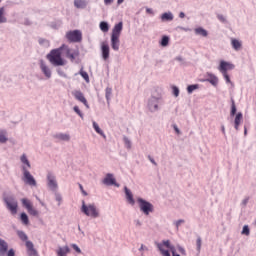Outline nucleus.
<instances>
[{
    "mask_svg": "<svg viewBox=\"0 0 256 256\" xmlns=\"http://www.w3.org/2000/svg\"><path fill=\"white\" fill-rule=\"evenodd\" d=\"M69 59L71 63L75 62V59L79 57L80 52L79 49H71L69 46L62 44L59 48L52 49L50 53L47 54L46 59L53 65L54 67H63L65 65V59Z\"/></svg>",
    "mask_w": 256,
    "mask_h": 256,
    "instance_id": "obj_1",
    "label": "nucleus"
},
{
    "mask_svg": "<svg viewBox=\"0 0 256 256\" xmlns=\"http://www.w3.org/2000/svg\"><path fill=\"white\" fill-rule=\"evenodd\" d=\"M2 199L6 205V208L8 211H10L11 215H17V209L19 207V204L17 202V199H15V196L13 194H7V192H4L2 194Z\"/></svg>",
    "mask_w": 256,
    "mask_h": 256,
    "instance_id": "obj_2",
    "label": "nucleus"
},
{
    "mask_svg": "<svg viewBox=\"0 0 256 256\" xmlns=\"http://www.w3.org/2000/svg\"><path fill=\"white\" fill-rule=\"evenodd\" d=\"M81 213L86 215V217H91L92 219H97L100 216L99 208L95 203L85 204L84 200L82 201Z\"/></svg>",
    "mask_w": 256,
    "mask_h": 256,
    "instance_id": "obj_3",
    "label": "nucleus"
},
{
    "mask_svg": "<svg viewBox=\"0 0 256 256\" xmlns=\"http://www.w3.org/2000/svg\"><path fill=\"white\" fill-rule=\"evenodd\" d=\"M17 236L19 239H21L27 248V253L29 256H37V250H35V245H33V242L29 240V236L25 233L23 230H17L16 231Z\"/></svg>",
    "mask_w": 256,
    "mask_h": 256,
    "instance_id": "obj_4",
    "label": "nucleus"
},
{
    "mask_svg": "<svg viewBox=\"0 0 256 256\" xmlns=\"http://www.w3.org/2000/svg\"><path fill=\"white\" fill-rule=\"evenodd\" d=\"M161 105H165V100H163L162 96H151L148 99L147 107L150 113H155Z\"/></svg>",
    "mask_w": 256,
    "mask_h": 256,
    "instance_id": "obj_5",
    "label": "nucleus"
},
{
    "mask_svg": "<svg viewBox=\"0 0 256 256\" xmlns=\"http://www.w3.org/2000/svg\"><path fill=\"white\" fill-rule=\"evenodd\" d=\"M233 69H235V65L229 62H225L223 60L220 61L218 71H220V73L223 75L226 83H230L231 85H233V82H231V78L229 77V74L227 73V71H231Z\"/></svg>",
    "mask_w": 256,
    "mask_h": 256,
    "instance_id": "obj_6",
    "label": "nucleus"
},
{
    "mask_svg": "<svg viewBox=\"0 0 256 256\" xmlns=\"http://www.w3.org/2000/svg\"><path fill=\"white\" fill-rule=\"evenodd\" d=\"M46 185L50 191L56 193L59 190V183L57 182V176L55 173L48 171L46 174Z\"/></svg>",
    "mask_w": 256,
    "mask_h": 256,
    "instance_id": "obj_7",
    "label": "nucleus"
},
{
    "mask_svg": "<svg viewBox=\"0 0 256 256\" xmlns=\"http://www.w3.org/2000/svg\"><path fill=\"white\" fill-rule=\"evenodd\" d=\"M137 203L140 207V211H142L144 215H149L150 213H153V211H155V207L151 204V202L143 198H137Z\"/></svg>",
    "mask_w": 256,
    "mask_h": 256,
    "instance_id": "obj_8",
    "label": "nucleus"
},
{
    "mask_svg": "<svg viewBox=\"0 0 256 256\" xmlns=\"http://www.w3.org/2000/svg\"><path fill=\"white\" fill-rule=\"evenodd\" d=\"M22 172L24 183L30 187H37V180H35V177L31 175V172H29L26 166H22Z\"/></svg>",
    "mask_w": 256,
    "mask_h": 256,
    "instance_id": "obj_9",
    "label": "nucleus"
},
{
    "mask_svg": "<svg viewBox=\"0 0 256 256\" xmlns=\"http://www.w3.org/2000/svg\"><path fill=\"white\" fill-rule=\"evenodd\" d=\"M66 39L69 43H81L83 41V34L80 30H72L66 33Z\"/></svg>",
    "mask_w": 256,
    "mask_h": 256,
    "instance_id": "obj_10",
    "label": "nucleus"
},
{
    "mask_svg": "<svg viewBox=\"0 0 256 256\" xmlns=\"http://www.w3.org/2000/svg\"><path fill=\"white\" fill-rule=\"evenodd\" d=\"M21 203L24 209L28 211L29 215H32V217H37L39 215V211L33 208V203H31L29 199L22 198Z\"/></svg>",
    "mask_w": 256,
    "mask_h": 256,
    "instance_id": "obj_11",
    "label": "nucleus"
},
{
    "mask_svg": "<svg viewBox=\"0 0 256 256\" xmlns=\"http://www.w3.org/2000/svg\"><path fill=\"white\" fill-rule=\"evenodd\" d=\"M206 77L204 79H200L201 83H210L213 87H217L219 85V78L211 73V72H206Z\"/></svg>",
    "mask_w": 256,
    "mask_h": 256,
    "instance_id": "obj_12",
    "label": "nucleus"
},
{
    "mask_svg": "<svg viewBox=\"0 0 256 256\" xmlns=\"http://www.w3.org/2000/svg\"><path fill=\"white\" fill-rule=\"evenodd\" d=\"M102 183L104 185H107L108 187H111L112 185H114V187H121V185L119 183H117V180L115 179V176L111 173L106 174Z\"/></svg>",
    "mask_w": 256,
    "mask_h": 256,
    "instance_id": "obj_13",
    "label": "nucleus"
},
{
    "mask_svg": "<svg viewBox=\"0 0 256 256\" xmlns=\"http://www.w3.org/2000/svg\"><path fill=\"white\" fill-rule=\"evenodd\" d=\"M39 65H40V69L43 73V75L46 77V79H51V68H49V66H47V64L45 63V60L41 59L39 61Z\"/></svg>",
    "mask_w": 256,
    "mask_h": 256,
    "instance_id": "obj_14",
    "label": "nucleus"
},
{
    "mask_svg": "<svg viewBox=\"0 0 256 256\" xmlns=\"http://www.w3.org/2000/svg\"><path fill=\"white\" fill-rule=\"evenodd\" d=\"M73 96L75 97L76 101H80V103H83V105L86 106V109H89V102H87V98H85V95L80 90L74 91Z\"/></svg>",
    "mask_w": 256,
    "mask_h": 256,
    "instance_id": "obj_15",
    "label": "nucleus"
},
{
    "mask_svg": "<svg viewBox=\"0 0 256 256\" xmlns=\"http://www.w3.org/2000/svg\"><path fill=\"white\" fill-rule=\"evenodd\" d=\"M101 53H102V59L104 61H107V59H109V55H110V48H109V44L103 42L101 45Z\"/></svg>",
    "mask_w": 256,
    "mask_h": 256,
    "instance_id": "obj_16",
    "label": "nucleus"
},
{
    "mask_svg": "<svg viewBox=\"0 0 256 256\" xmlns=\"http://www.w3.org/2000/svg\"><path fill=\"white\" fill-rule=\"evenodd\" d=\"M120 45L121 41L119 40V36L111 35V47L113 51H119Z\"/></svg>",
    "mask_w": 256,
    "mask_h": 256,
    "instance_id": "obj_17",
    "label": "nucleus"
},
{
    "mask_svg": "<svg viewBox=\"0 0 256 256\" xmlns=\"http://www.w3.org/2000/svg\"><path fill=\"white\" fill-rule=\"evenodd\" d=\"M121 31H123V22H119L114 25L111 35H114L115 37H121Z\"/></svg>",
    "mask_w": 256,
    "mask_h": 256,
    "instance_id": "obj_18",
    "label": "nucleus"
},
{
    "mask_svg": "<svg viewBox=\"0 0 256 256\" xmlns=\"http://www.w3.org/2000/svg\"><path fill=\"white\" fill-rule=\"evenodd\" d=\"M124 193L126 196V199L130 205H135V198H133V192L127 186L124 187Z\"/></svg>",
    "mask_w": 256,
    "mask_h": 256,
    "instance_id": "obj_19",
    "label": "nucleus"
},
{
    "mask_svg": "<svg viewBox=\"0 0 256 256\" xmlns=\"http://www.w3.org/2000/svg\"><path fill=\"white\" fill-rule=\"evenodd\" d=\"M53 139H57L58 141H71V135L60 132V133L54 134Z\"/></svg>",
    "mask_w": 256,
    "mask_h": 256,
    "instance_id": "obj_20",
    "label": "nucleus"
},
{
    "mask_svg": "<svg viewBox=\"0 0 256 256\" xmlns=\"http://www.w3.org/2000/svg\"><path fill=\"white\" fill-rule=\"evenodd\" d=\"M242 121H243V113L238 112L234 119V128L236 131H239V125H241Z\"/></svg>",
    "mask_w": 256,
    "mask_h": 256,
    "instance_id": "obj_21",
    "label": "nucleus"
},
{
    "mask_svg": "<svg viewBox=\"0 0 256 256\" xmlns=\"http://www.w3.org/2000/svg\"><path fill=\"white\" fill-rule=\"evenodd\" d=\"M165 242H167V240H163L162 243H157V248L160 251L161 255L171 256V253L169 252V250L163 249V247H165Z\"/></svg>",
    "mask_w": 256,
    "mask_h": 256,
    "instance_id": "obj_22",
    "label": "nucleus"
},
{
    "mask_svg": "<svg viewBox=\"0 0 256 256\" xmlns=\"http://www.w3.org/2000/svg\"><path fill=\"white\" fill-rule=\"evenodd\" d=\"M7 249H9V243L0 238V255H5V253H7Z\"/></svg>",
    "mask_w": 256,
    "mask_h": 256,
    "instance_id": "obj_23",
    "label": "nucleus"
},
{
    "mask_svg": "<svg viewBox=\"0 0 256 256\" xmlns=\"http://www.w3.org/2000/svg\"><path fill=\"white\" fill-rule=\"evenodd\" d=\"M71 252V249H69V246L59 247L56 251L57 256H67L68 253Z\"/></svg>",
    "mask_w": 256,
    "mask_h": 256,
    "instance_id": "obj_24",
    "label": "nucleus"
},
{
    "mask_svg": "<svg viewBox=\"0 0 256 256\" xmlns=\"http://www.w3.org/2000/svg\"><path fill=\"white\" fill-rule=\"evenodd\" d=\"M232 49L234 51H240V49L243 47V44L238 39L232 38L231 40Z\"/></svg>",
    "mask_w": 256,
    "mask_h": 256,
    "instance_id": "obj_25",
    "label": "nucleus"
},
{
    "mask_svg": "<svg viewBox=\"0 0 256 256\" xmlns=\"http://www.w3.org/2000/svg\"><path fill=\"white\" fill-rule=\"evenodd\" d=\"M111 97H113V88L111 87H106L105 89V99L107 101V105H110L111 103Z\"/></svg>",
    "mask_w": 256,
    "mask_h": 256,
    "instance_id": "obj_26",
    "label": "nucleus"
},
{
    "mask_svg": "<svg viewBox=\"0 0 256 256\" xmlns=\"http://www.w3.org/2000/svg\"><path fill=\"white\" fill-rule=\"evenodd\" d=\"M92 125H93V129L96 131V133H98V135L103 137V139H107V135H105V132L102 131V129L99 127V124H97V122L93 121Z\"/></svg>",
    "mask_w": 256,
    "mask_h": 256,
    "instance_id": "obj_27",
    "label": "nucleus"
},
{
    "mask_svg": "<svg viewBox=\"0 0 256 256\" xmlns=\"http://www.w3.org/2000/svg\"><path fill=\"white\" fill-rule=\"evenodd\" d=\"M74 7L76 9H85L87 7V0H74Z\"/></svg>",
    "mask_w": 256,
    "mask_h": 256,
    "instance_id": "obj_28",
    "label": "nucleus"
},
{
    "mask_svg": "<svg viewBox=\"0 0 256 256\" xmlns=\"http://www.w3.org/2000/svg\"><path fill=\"white\" fill-rule=\"evenodd\" d=\"M161 21H173L174 16L172 12H165L160 17Z\"/></svg>",
    "mask_w": 256,
    "mask_h": 256,
    "instance_id": "obj_29",
    "label": "nucleus"
},
{
    "mask_svg": "<svg viewBox=\"0 0 256 256\" xmlns=\"http://www.w3.org/2000/svg\"><path fill=\"white\" fill-rule=\"evenodd\" d=\"M194 33L195 35H201V37H207V35H209V32H207L203 27L195 28Z\"/></svg>",
    "mask_w": 256,
    "mask_h": 256,
    "instance_id": "obj_30",
    "label": "nucleus"
},
{
    "mask_svg": "<svg viewBox=\"0 0 256 256\" xmlns=\"http://www.w3.org/2000/svg\"><path fill=\"white\" fill-rule=\"evenodd\" d=\"M20 221L23 225H29V216L27 215V213L22 212L20 214Z\"/></svg>",
    "mask_w": 256,
    "mask_h": 256,
    "instance_id": "obj_31",
    "label": "nucleus"
},
{
    "mask_svg": "<svg viewBox=\"0 0 256 256\" xmlns=\"http://www.w3.org/2000/svg\"><path fill=\"white\" fill-rule=\"evenodd\" d=\"M9 141V138H7V132L0 129V143L5 144Z\"/></svg>",
    "mask_w": 256,
    "mask_h": 256,
    "instance_id": "obj_32",
    "label": "nucleus"
},
{
    "mask_svg": "<svg viewBox=\"0 0 256 256\" xmlns=\"http://www.w3.org/2000/svg\"><path fill=\"white\" fill-rule=\"evenodd\" d=\"M7 23V17L5 16V7H0V25Z\"/></svg>",
    "mask_w": 256,
    "mask_h": 256,
    "instance_id": "obj_33",
    "label": "nucleus"
},
{
    "mask_svg": "<svg viewBox=\"0 0 256 256\" xmlns=\"http://www.w3.org/2000/svg\"><path fill=\"white\" fill-rule=\"evenodd\" d=\"M20 161H21V163H23V165H26V167H28V169H31V162H29V159L27 158L26 154H23L20 157Z\"/></svg>",
    "mask_w": 256,
    "mask_h": 256,
    "instance_id": "obj_34",
    "label": "nucleus"
},
{
    "mask_svg": "<svg viewBox=\"0 0 256 256\" xmlns=\"http://www.w3.org/2000/svg\"><path fill=\"white\" fill-rule=\"evenodd\" d=\"M235 115H237V106L235 105V100L231 99L230 117H235Z\"/></svg>",
    "mask_w": 256,
    "mask_h": 256,
    "instance_id": "obj_35",
    "label": "nucleus"
},
{
    "mask_svg": "<svg viewBox=\"0 0 256 256\" xmlns=\"http://www.w3.org/2000/svg\"><path fill=\"white\" fill-rule=\"evenodd\" d=\"M38 43H39V45H41L42 47H46V48L51 47V42H49V40H47V39H45V38H39V39H38Z\"/></svg>",
    "mask_w": 256,
    "mask_h": 256,
    "instance_id": "obj_36",
    "label": "nucleus"
},
{
    "mask_svg": "<svg viewBox=\"0 0 256 256\" xmlns=\"http://www.w3.org/2000/svg\"><path fill=\"white\" fill-rule=\"evenodd\" d=\"M100 29L101 31H103V33H107V31H109V23L102 21L100 22Z\"/></svg>",
    "mask_w": 256,
    "mask_h": 256,
    "instance_id": "obj_37",
    "label": "nucleus"
},
{
    "mask_svg": "<svg viewBox=\"0 0 256 256\" xmlns=\"http://www.w3.org/2000/svg\"><path fill=\"white\" fill-rule=\"evenodd\" d=\"M161 47H167L169 45V36H163L160 40Z\"/></svg>",
    "mask_w": 256,
    "mask_h": 256,
    "instance_id": "obj_38",
    "label": "nucleus"
},
{
    "mask_svg": "<svg viewBox=\"0 0 256 256\" xmlns=\"http://www.w3.org/2000/svg\"><path fill=\"white\" fill-rule=\"evenodd\" d=\"M196 89H199V84H192L187 87V93L191 95L193 91H196Z\"/></svg>",
    "mask_w": 256,
    "mask_h": 256,
    "instance_id": "obj_39",
    "label": "nucleus"
},
{
    "mask_svg": "<svg viewBox=\"0 0 256 256\" xmlns=\"http://www.w3.org/2000/svg\"><path fill=\"white\" fill-rule=\"evenodd\" d=\"M123 142H124L126 149H131L132 143H131V140L127 136L123 137Z\"/></svg>",
    "mask_w": 256,
    "mask_h": 256,
    "instance_id": "obj_40",
    "label": "nucleus"
},
{
    "mask_svg": "<svg viewBox=\"0 0 256 256\" xmlns=\"http://www.w3.org/2000/svg\"><path fill=\"white\" fill-rule=\"evenodd\" d=\"M73 111H74L75 113H77V115H78L80 118L84 119L85 115L83 114V112H81V109H79V106H74V107H73Z\"/></svg>",
    "mask_w": 256,
    "mask_h": 256,
    "instance_id": "obj_41",
    "label": "nucleus"
},
{
    "mask_svg": "<svg viewBox=\"0 0 256 256\" xmlns=\"http://www.w3.org/2000/svg\"><path fill=\"white\" fill-rule=\"evenodd\" d=\"M241 234L246 235V236H249L251 234V230L249 229V225H244L243 226Z\"/></svg>",
    "mask_w": 256,
    "mask_h": 256,
    "instance_id": "obj_42",
    "label": "nucleus"
},
{
    "mask_svg": "<svg viewBox=\"0 0 256 256\" xmlns=\"http://www.w3.org/2000/svg\"><path fill=\"white\" fill-rule=\"evenodd\" d=\"M80 75L86 82H89V74L85 72L83 69L80 70Z\"/></svg>",
    "mask_w": 256,
    "mask_h": 256,
    "instance_id": "obj_43",
    "label": "nucleus"
},
{
    "mask_svg": "<svg viewBox=\"0 0 256 256\" xmlns=\"http://www.w3.org/2000/svg\"><path fill=\"white\" fill-rule=\"evenodd\" d=\"M201 245H202V240H201L200 236H198L197 240H196V247H197L198 253H201Z\"/></svg>",
    "mask_w": 256,
    "mask_h": 256,
    "instance_id": "obj_44",
    "label": "nucleus"
},
{
    "mask_svg": "<svg viewBox=\"0 0 256 256\" xmlns=\"http://www.w3.org/2000/svg\"><path fill=\"white\" fill-rule=\"evenodd\" d=\"M55 200L58 201V205H61V201H63V196L58 192H55Z\"/></svg>",
    "mask_w": 256,
    "mask_h": 256,
    "instance_id": "obj_45",
    "label": "nucleus"
},
{
    "mask_svg": "<svg viewBox=\"0 0 256 256\" xmlns=\"http://www.w3.org/2000/svg\"><path fill=\"white\" fill-rule=\"evenodd\" d=\"M57 73L60 77H64V79H67V74L63 71V69L58 68Z\"/></svg>",
    "mask_w": 256,
    "mask_h": 256,
    "instance_id": "obj_46",
    "label": "nucleus"
},
{
    "mask_svg": "<svg viewBox=\"0 0 256 256\" xmlns=\"http://www.w3.org/2000/svg\"><path fill=\"white\" fill-rule=\"evenodd\" d=\"M172 93H173L174 97H177L179 95V87L172 86Z\"/></svg>",
    "mask_w": 256,
    "mask_h": 256,
    "instance_id": "obj_47",
    "label": "nucleus"
},
{
    "mask_svg": "<svg viewBox=\"0 0 256 256\" xmlns=\"http://www.w3.org/2000/svg\"><path fill=\"white\" fill-rule=\"evenodd\" d=\"M72 247V249H74V251H76V253L81 254V248H79V246L77 244H71L70 245Z\"/></svg>",
    "mask_w": 256,
    "mask_h": 256,
    "instance_id": "obj_48",
    "label": "nucleus"
},
{
    "mask_svg": "<svg viewBox=\"0 0 256 256\" xmlns=\"http://www.w3.org/2000/svg\"><path fill=\"white\" fill-rule=\"evenodd\" d=\"M217 19L221 21V23H227V18L223 16V14H218Z\"/></svg>",
    "mask_w": 256,
    "mask_h": 256,
    "instance_id": "obj_49",
    "label": "nucleus"
},
{
    "mask_svg": "<svg viewBox=\"0 0 256 256\" xmlns=\"http://www.w3.org/2000/svg\"><path fill=\"white\" fill-rule=\"evenodd\" d=\"M185 223V220L183 219H179L175 222L176 225V229H179V227H181V224Z\"/></svg>",
    "mask_w": 256,
    "mask_h": 256,
    "instance_id": "obj_50",
    "label": "nucleus"
},
{
    "mask_svg": "<svg viewBox=\"0 0 256 256\" xmlns=\"http://www.w3.org/2000/svg\"><path fill=\"white\" fill-rule=\"evenodd\" d=\"M138 251H140V252L149 251V248L147 246H145L144 244H141V246L138 249Z\"/></svg>",
    "mask_w": 256,
    "mask_h": 256,
    "instance_id": "obj_51",
    "label": "nucleus"
},
{
    "mask_svg": "<svg viewBox=\"0 0 256 256\" xmlns=\"http://www.w3.org/2000/svg\"><path fill=\"white\" fill-rule=\"evenodd\" d=\"M148 159H149L150 163H152V165H155V167H157V162L155 161V159L153 157H151V155H148Z\"/></svg>",
    "mask_w": 256,
    "mask_h": 256,
    "instance_id": "obj_52",
    "label": "nucleus"
},
{
    "mask_svg": "<svg viewBox=\"0 0 256 256\" xmlns=\"http://www.w3.org/2000/svg\"><path fill=\"white\" fill-rule=\"evenodd\" d=\"M7 256H15V250L13 248L9 249L7 252Z\"/></svg>",
    "mask_w": 256,
    "mask_h": 256,
    "instance_id": "obj_53",
    "label": "nucleus"
},
{
    "mask_svg": "<svg viewBox=\"0 0 256 256\" xmlns=\"http://www.w3.org/2000/svg\"><path fill=\"white\" fill-rule=\"evenodd\" d=\"M178 251H179V253H181V255H186L185 248L178 246Z\"/></svg>",
    "mask_w": 256,
    "mask_h": 256,
    "instance_id": "obj_54",
    "label": "nucleus"
},
{
    "mask_svg": "<svg viewBox=\"0 0 256 256\" xmlns=\"http://www.w3.org/2000/svg\"><path fill=\"white\" fill-rule=\"evenodd\" d=\"M173 129L177 133V135L181 134V130H179V127H177V124L173 125Z\"/></svg>",
    "mask_w": 256,
    "mask_h": 256,
    "instance_id": "obj_55",
    "label": "nucleus"
},
{
    "mask_svg": "<svg viewBox=\"0 0 256 256\" xmlns=\"http://www.w3.org/2000/svg\"><path fill=\"white\" fill-rule=\"evenodd\" d=\"M146 13H148V15H155V12L151 8H146Z\"/></svg>",
    "mask_w": 256,
    "mask_h": 256,
    "instance_id": "obj_56",
    "label": "nucleus"
},
{
    "mask_svg": "<svg viewBox=\"0 0 256 256\" xmlns=\"http://www.w3.org/2000/svg\"><path fill=\"white\" fill-rule=\"evenodd\" d=\"M113 1H114V0H104V4H105L106 6L113 5Z\"/></svg>",
    "mask_w": 256,
    "mask_h": 256,
    "instance_id": "obj_57",
    "label": "nucleus"
},
{
    "mask_svg": "<svg viewBox=\"0 0 256 256\" xmlns=\"http://www.w3.org/2000/svg\"><path fill=\"white\" fill-rule=\"evenodd\" d=\"M80 191L83 193V195L87 196V192L83 189V185L79 184Z\"/></svg>",
    "mask_w": 256,
    "mask_h": 256,
    "instance_id": "obj_58",
    "label": "nucleus"
},
{
    "mask_svg": "<svg viewBox=\"0 0 256 256\" xmlns=\"http://www.w3.org/2000/svg\"><path fill=\"white\" fill-rule=\"evenodd\" d=\"M134 223H135L136 227H141V225H142L140 220H135Z\"/></svg>",
    "mask_w": 256,
    "mask_h": 256,
    "instance_id": "obj_59",
    "label": "nucleus"
},
{
    "mask_svg": "<svg viewBox=\"0 0 256 256\" xmlns=\"http://www.w3.org/2000/svg\"><path fill=\"white\" fill-rule=\"evenodd\" d=\"M221 131H222V133H223V135L225 137L227 135V133L225 132V125L221 126Z\"/></svg>",
    "mask_w": 256,
    "mask_h": 256,
    "instance_id": "obj_60",
    "label": "nucleus"
},
{
    "mask_svg": "<svg viewBox=\"0 0 256 256\" xmlns=\"http://www.w3.org/2000/svg\"><path fill=\"white\" fill-rule=\"evenodd\" d=\"M249 203V198H246L242 201V205H247Z\"/></svg>",
    "mask_w": 256,
    "mask_h": 256,
    "instance_id": "obj_61",
    "label": "nucleus"
},
{
    "mask_svg": "<svg viewBox=\"0 0 256 256\" xmlns=\"http://www.w3.org/2000/svg\"><path fill=\"white\" fill-rule=\"evenodd\" d=\"M179 29L181 30V31H191V29H189V28H186V27H179Z\"/></svg>",
    "mask_w": 256,
    "mask_h": 256,
    "instance_id": "obj_62",
    "label": "nucleus"
},
{
    "mask_svg": "<svg viewBox=\"0 0 256 256\" xmlns=\"http://www.w3.org/2000/svg\"><path fill=\"white\" fill-rule=\"evenodd\" d=\"M179 17H180V19H185V13L184 12H180L179 13Z\"/></svg>",
    "mask_w": 256,
    "mask_h": 256,
    "instance_id": "obj_63",
    "label": "nucleus"
},
{
    "mask_svg": "<svg viewBox=\"0 0 256 256\" xmlns=\"http://www.w3.org/2000/svg\"><path fill=\"white\" fill-rule=\"evenodd\" d=\"M175 61H183V57L177 56V57L175 58Z\"/></svg>",
    "mask_w": 256,
    "mask_h": 256,
    "instance_id": "obj_64",
    "label": "nucleus"
}]
</instances>
